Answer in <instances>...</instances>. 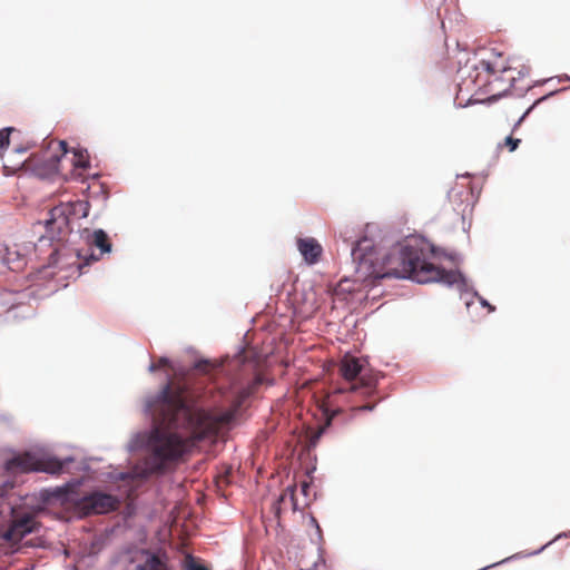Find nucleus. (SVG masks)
<instances>
[{"label":"nucleus","mask_w":570,"mask_h":570,"mask_svg":"<svg viewBox=\"0 0 570 570\" xmlns=\"http://www.w3.org/2000/svg\"><path fill=\"white\" fill-rule=\"evenodd\" d=\"M375 407V403H366L360 406L353 407L355 411H372Z\"/></svg>","instance_id":"5701e85b"},{"label":"nucleus","mask_w":570,"mask_h":570,"mask_svg":"<svg viewBox=\"0 0 570 570\" xmlns=\"http://www.w3.org/2000/svg\"><path fill=\"white\" fill-rule=\"evenodd\" d=\"M37 527L38 522L35 519V513L17 514L4 537L10 541H18L24 535L35 532Z\"/></svg>","instance_id":"6e6552de"},{"label":"nucleus","mask_w":570,"mask_h":570,"mask_svg":"<svg viewBox=\"0 0 570 570\" xmlns=\"http://www.w3.org/2000/svg\"><path fill=\"white\" fill-rule=\"evenodd\" d=\"M52 158L55 159L56 163L59 161V157L58 156H55Z\"/></svg>","instance_id":"c85d7f7f"},{"label":"nucleus","mask_w":570,"mask_h":570,"mask_svg":"<svg viewBox=\"0 0 570 570\" xmlns=\"http://www.w3.org/2000/svg\"><path fill=\"white\" fill-rule=\"evenodd\" d=\"M23 164H24V160H22V161L18 163V164H17V167L19 168V167H21Z\"/></svg>","instance_id":"cd10ccee"},{"label":"nucleus","mask_w":570,"mask_h":570,"mask_svg":"<svg viewBox=\"0 0 570 570\" xmlns=\"http://www.w3.org/2000/svg\"><path fill=\"white\" fill-rule=\"evenodd\" d=\"M77 207L82 210V216L88 215V204L77 202L71 205H59L53 207L49 215L50 218L46 222V230L51 240L62 242L70 233L69 215L77 210Z\"/></svg>","instance_id":"423d86ee"},{"label":"nucleus","mask_w":570,"mask_h":570,"mask_svg":"<svg viewBox=\"0 0 570 570\" xmlns=\"http://www.w3.org/2000/svg\"><path fill=\"white\" fill-rule=\"evenodd\" d=\"M530 67L529 66H522L520 70L515 69V76L518 79V83L521 82L525 77L530 75Z\"/></svg>","instance_id":"a211bd4d"},{"label":"nucleus","mask_w":570,"mask_h":570,"mask_svg":"<svg viewBox=\"0 0 570 570\" xmlns=\"http://www.w3.org/2000/svg\"><path fill=\"white\" fill-rule=\"evenodd\" d=\"M186 568L187 570H208L204 564L196 562L193 558H189Z\"/></svg>","instance_id":"412c9836"},{"label":"nucleus","mask_w":570,"mask_h":570,"mask_svg":"<svg viewBox=\"0 0 570 570\" xmlns=\"http://www.w3.org/2000/svg\"><path fill=\"white\" fill-rule=\"evenodd\" d=\"M480 67L487 72L489 92L493 96H502L510 90L523 91L530 88V83L518 86L515 68L505 66L500 58L495 60H482Z\"/></svg>","instance_id":"7ed1b4c3"},{"label":"nucleus","mask_w":570,"mask_h":570,"mask_svg":"<svg viewBox=\"0 0 570 570\" xmlns=\"http://www.w3.org/2000/svg\"><path fill=\"white\" fill-rule=\"evenodd\" d=\"M481 303H482V305H484V306H489L490 311H493V309H494V308H493L491 305H489L485 301H482Z\"/></svg>","instance_id":"bb28decb"},{"label":"nucleus","mask_w":570,"mask_h":570,"mask_svg":"<svg viewBox=\"0 0 570 570\" xmlns=\"http://www.w3.org/2000/svg\"><path fill=\"white\" fill-rule=\"evenodd\" d=\"M342 411L340 409L337 410H333L332 412L330 411H325V415H326V422H325V425L321 429V433L323 432V430L328 426L332 422V420L338 414L341 413Z\"/></svg>","instance_id":"6ab92c4d"},{"label":"nucleus","mask_w":570,"mask_h":570,"mask_svg":"<svg viewBox=\"0 0 570 570\" xmlns=\"http://www.w3.org/2000/svg\"><path fill=\"white\" fill-rule=\"evenodd\" d=\"M295 485H289L286 490L279 495V498L273 503L272 510L276 515H279L282 504H286L289 502L293 511H296L298 508L297 499L295 497Z\"/></svg>","instance_id":"9b49d317"},{"label":"nucleus","mask_w":570,"mask_h":570,"mask_svg":"<svg viewBox=\"0 0 570 570\" xmlns=\"http://www.w3.org/2000/svg\"><path fill=\"white\" fill-rule=\"evenodd\" d=\"M14 153H17V154H24V153H26V149H24V148H17V149L14 150Z\"/></svg>","instance_id":"a878e982"},{"label":"nucleus","mask_w":570,"mask_h":570,"mask_svg":"<svg viewBox=\"0 0 570 570\" xmlns=\"http://www.w3.org/2000/svg\"><path fill=\"white\" fill-rule=\"evenodd\" d=\"M309 488H311V483L308 481H302L301 482V493L305 497V498H308V491H309Z\"/></svg>","instance_id":"4be33fe9"},{"label":"nucleus","mask_w":570,"mask_h":570,"mask_svg":"<svg viewBox=\"0 0 570 570\" xmlns=\"http://www.w3.org/2000/svg\"><path fill=\"white\" fill-rule=\"evenodd\" d=\"M3 168L7 170L9 168V166L7 164H4Z\"/></svg>","instance_id":"c756f323"},{"label":"nucleus","mask_w":570,"mask_h":570,"mask_svg":"<svg viewBox=\"0 0 570 570\" xmlns=\"http://www.w3.org/2000/svg\"><path fill=\"white\" fill-rule=\"evenodd\" d=\"M297 248L307 264L317 263L323 253L321 244L313 237L298 238Z\"/></svg>","instance_id":"1a4fd4ad"},{"label":"nucleus","mask_w":570,"mask_h":570,"mask_svg":"<svg viewBox=\"0 0 570 570\" xmlns=\"http://www.w3.org/2000/svg\"><path fill=\"white\" fill-rule=\"evenodd\" d=\"M99 257L95 256L94 254H90V256H83L85 265H88L90 261H98Z\"/></svg>","instance_id":"b1692460"},{"label":"nucleus","mask_w":570,"mask_h":570,"mask_svg":"<svg viewBox=\"0 0 570 570\" xmlns=\"http://www.w3.org/2000/svg\"><path fill=\"white\" fill-rule=\"evenodd\" d=\"M520 144V139L513 137H507L504 145L509 148L510 151H514Z\"/></svg>","instance_id":"aec40b11"},{"label":"nucleus","mask_w":570,"mask_h":570,"mask_svg":"<svg viewBox=\"0 0 570 570\" xmlns=\"http://www.w3.org/2000/svg\"><path fill=\"white\" fill-rule=\"evenodd\" d=\"M147 406L155 422L145 459L146 471L151 474L164 472L168 464L177 461L185 452L186 440L173 432V429L185 430L193 441L214 436L234 420L239 402L222 412L205 411L190 404L181 387L168 383Z\"/></svg>","instance_id":"f257e3e1"},{"label":"nucleus","mask_w":570,"mask_h":570,"mask_svg":"<svg viewBox=\"0 0 570 570\" xmlns=\"http://www.w3.org/2000/svg\"><path fill=\"white\" fill-rule=\"evenodd\" d=\"M470 198L471 193L463 186L454 187L449 191V200L453 204L454 210L464 213Z\"/></svg>","instance_id":"9d476101"},{"label":"nucleus","mask_w":570,"mask_h":570,"mask_svg":"<svg viewBox=\"0 0 570 570\" xmlns=\"http://www.w3.org/2000/svg\"><path fill=\"white\" fill-rule=\"evenodd\" d=\"M63 464L56 458L38 455L32 452L20 453L6 462V470L11 474L46 472L58 474L62 471Z\"/></svg>","instance_id":"20e7f679"},{"label":"nucleus","mask_w":570,"mask_h":570,"mask_svg":"<svg viewBox=\"0 0 570 570\" xmlns=\"http://www.w3.org/2000/svg\"><path fill=\"white\" fill-rule=\"evenodd\" d=\"M214 364H212L209 361L207 360H202V361H198L196 362L195 364V368L199 372H203V373H209L213 368H214Z\"/></svg>","instance_id":"dca6fc26"},{"label":"nucleus","mask_w":570,"mask_h":570,"mask_svg":"<svg viewBox=\"0 0 570 570\" xmlns=\"http://www.w3.org/2000/svg\"><path fill=\"white\" fill-rule=\"evenodd\" d=\"M75 166L79 168H87L89 166V161L82 151L75 153Z\"/></svg>","instance_id":"2eb2a0df"},{"label":"nucleus","mask_w":570,"mask_h":570,"mask_svg":"<svg viewBox=\"0 0 570 570\" xmlns=\"http://www.w3.org/2000/svg\"><path fill=\"white\" fill-rule=\"evenodd\" d=\"M58 146L62 153V155H65L68 150H67V142L66 141H59L58 142Z\"/></svg>","instance_id":"393cba45"},{"label":"nucleus","mask_w":570,"mask_h":570,"mask_svg":"<svg viewBox=\"0 0 570 570\" xmlns=\"http://www.w3.org/2000/svg\"><path fill=\"white\" fill-rule=\"evenodd\" d=\"M169 365V360L167 357H160L157 363H153L149 366L150 372H156L163 367H166Z\"/></svg>","instance_id":"f3484780"},{"label":"nucleus","mask_w":570,"mask_h":570,"mask_svg":"<svg viewBox=\"0 0 570 570\" xmlns=\"http://www.w3.org/2000/svg\"><path fill=\"white\" fill-rule=\"evenodd\" d=\"M136 570H169L166 562L158 556L150 554L147 557L142 564H139Z\"/></svg>","instance_id":"ddd939ff"},{"label":"nucleus","mask_w":570,"mask_h":570,"mask_svg":"<svg viewBox=\"0 0 570 570\" xmlns=\"http://www.w3.org/2000/svg\"><path fill=\"white\" fill-rule=\"evenodd\" d=\"M76 510L82 515L107 513L118 507V500L106 493L94 492L76 501Z\"/></svg>","instance_id":"0eeeda50"},{"label":"nucleus","mask_w":570,"mask_h":570,"mask_svg":"<svg viewBox=\"0 0 570 570\" xmlns=\"http://www.w3.org/2000/svg\"><path fill=\"white\" fill-rule=\"evenodd\" d=\"M341 375L348 382V386L338 389L336 393L352 392L370 396L376 390L377 381L372 375L362 374V365L356 357L345 356L340 365Z\"/></svg>","instance_id":"39448f33"},{"label":"nucleus","mask_w":570,"mask_h":570,"mask_svg":"<svg viewBox=\"0 0 570 570\" xmlns=\"http://www.w3.org/2000/svg\"><path fill=\"white\" fill-rule=\"evenodd\" d=\"M90 244L99 248L100 254L109 253L111 250V244L108 235L102 229H97L92 233Z\"/></svg>","instance_id":"f8f14e48"},{"label":"nucleus","mask_w":570,"mask_h":570,"mask_svg":"<svg viewBox=\"0 0 570 570\" xmlns=\"http://www.w3.org/2000/svg\"><path fill=\"white\" fill-rule=\"evenodd\" d=\"M344 242L353 245L352 258L358 264V271L365 277L381 279L386 277L405 278L410 277L417 283L441 282L445 285H453L462 281V275L456 271H445L428 262L423 250L416 246L406 245L394 248L377 262L376 250L367 237L352 240L347 230L341 234Z\"/></svg>","instance_id":"f03ea898"},{"label":"nucleus","mask_w":570,"mask_h":570,"mask_svg":"<svg viewBox=\"0 0 570 570\" xmlns=\"http://www.w3.org/2000/svg\"><path fill=\"white\" fill-rule=\"evenodd\" d=\"M14 129L11 127L3 128L0 130V157H2L3 151L7 150L10 144V134Z\"/></svg>","instance_id":"4468645a"}]
</instances>
